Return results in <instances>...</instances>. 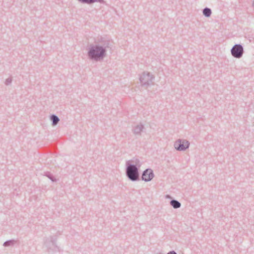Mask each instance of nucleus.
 I'll return each instance as SVG.
<instances>
[{"instance_id":"18","label":"nucleus","mask_w":254,"mask_h":254,"mask_svg":"<svg viewBox=\"0 0 254 254\" xmlns=\"http://www.w3.org/2000/svg\"><path fill=\"white\" fill-rule=\"evenodd\" d=\"M166 197L170 198V195H166Z\"/></svg>"},{"instance_id":"3","label":"nucleus","mask_w":254,"mask_h":254,"mask_svg":"<svg viewBox=\"0 0 254 254\" xmlns=\"http://www.w3.org/2000/svg\"><path fill=\"white\" fill-rule=\"evenodd\" d=\"M57 237L54 236L47 237L44 239V246L49 252H56L59 251L56 245Z\"/></svg>"},{"instance_id":"12","label":"nucleus","mask_w":254,"mask_h":254,"mask_svg":"<svg viewBox=\"0 0 254 254\" xmlns=\"http://www.w3.org/2000/svg\"><path fill=\"white\" fill-rule=\"evenodd\" d=\"M17 241V240L13 239L7 240L3 243V246L4 247L13 246L16 243Z\"/></svg>"},{"instance_id":"5","label":"nucleus","mask_w":254,"mask_h":254,"mask_svg":"<svg viewBox=\"0 0 254 254\" xmlns=\"http://www.w3.org/2000/svg\"><path fill=\"white\" fill-rule=\"evenodd\" d=\"M190 145V143L188 140L179 139L174 142V146L177 150L183 151L189 148Z\"/></svg>"},{"instance_id":"8","label":"nucleus","mask_w":254,"mask_h":254,"mask_svg":"<svg viewBox=\"0 0 254 254\" xmlns=\"http://www.w3.org/2000/svg\"><path fill=\"white\" fill-rule=\"evenodd\" d=\"M144 128V126L140 123L133 127L132 131L135 135H141V132Z\"/></svg>"},{"instance_id":"14","label":"nucleus","mask_w":254,"mask_h":254,"mask_svg":"<svg viewBox=\"0 0 254 254\" xmlns=\"http://www.w3.org/2000/svg\"><path fill=\"white\" fill-rule=\"evenodd\" d=\"M130 161V163L132 162L133 165H135L136 167H138L139 169L141 166L142 163L140 162V160L137 158H133Z\"/></svg>"},{"instance_id":"9","label":"nucleus","mask_w":254,"mask_h":254,"mask_svg":"<svg viewBox=\"0 0 254 254\" xmlns=\"http://www.w3.org/2000/svg\"><path fill=\"white\" fill-rule=\"evenodd\" d=\"M99 45L105 50L106 54L107 50L108 49H111L112 47V42L110 40L106 39L102 40Z\"/></svg>"},{"instance_id":"6","label":"nucleus","mask_w":254,"mask_h":254,"mask_svg":"<svg viewBox=\"0 0 254 254\" xmlns=\"http://www.w3.org/2000/svg\"><path fill=\"white\" fill-rule=\"evenodd\" d=\"M244 53V48L241 44H235L231 49L232 56L235 58L240 59Z\"/></svg>"},{"instance_id":"15","label":"nucleus","mask_w":254,"mask_h":254,"mask_svg":"<svg viewBox=\"0 0 254 254\" xmlns=\"http://www.w3.org/2000/svg\"><path fill=\"white\" fill-rule=\"evenodd\" d=\"M52 181L55 182L56 181V179L54 178V177L51 174L48 173L46 175Z\"/></svg>"},{"instance_id":"7","label":"nucleus","mask_w":254,"mask_h":254,"mask_svg":"<svg viewBox=\"0 0 254 254\" xmlns=\"http://www.w3.org/2000/svg\"><path fill=\"white\" fill-rule=\"evenodd\" d=\"M154 177L153 171L152 169L148 168L144 170L142 174V180L145 182L150 181Z\"/></svg>"},{"instance_id":"11","label":"nucleus","mask_w":254,"mask_h":254,"mask_svg":"<svg viewBox=\"0 0 254 254\" xmlns=\"http://www.w3.org/2000/svg\"><path fill=\"white\" fill-rule=\"evenodd\" d=\"M170 204L175 209L179 208L181 207V203L177 200L173 199L170 201Z\"/></svg>"},{"instance_id":"2","label":"nucleus","mask_w":254,"mask_h":254,"mask_svg":"<svg viewBox=\"0 0 254 254\" xmlns=\"http://www.w3.org/2000/svg\"><path fill=\"white\" fill-rule=\"evenodd\" d=\"M126 174L128 179L133 182L139 179V169L135 165L130 163V161L126 162Z\"/></svg>"},{"instance_id":"16","label":"nucleus","mask_w":254,"mask_h":254,"mask_svg":"<svg viewBox=\"0 0 254 254\" xmlns=\"http://www.w3.org/2000/svg\"><path fill=\"white\" fill-rule=\"evenodd\" d=\"M12 82L11 78H8L5 80V84L6 85H8L11 84Z\"/></svg>"},{"instance_id":"13","label":"nucleus","mask_w":254,"mask_h":254,"mask_svg":"<svg viewBox=\"0 0 254 254\" xmlns=\"http://www.w3.org/2000/svg\"><path fill=\"white\" fill-rule=\"evenodd\" d=\"M202 13L204 16L206 17H209L211 16L212 11L210 8L205 7L203 9Z\"/></svg>"},{"instance_id":"10","label":"nucleus","mask_w":254,"mask_h":254,"mask_svg":"<svg viewBox=\"0 0 254 254\" xmlns=\"http://www.w3.org/2000/svg\"><path fill=\"white\" fill-rule=\"evenodd\" d=\"M50 120L52 122V125L53 126L57 125L58 124V123L59 122V121H60L59 118L57 116H56V115H54V114L50 116Z\"/></svg>"},{"instance_id":"4","label":"nucleus","mask_w":254,"mask_h":254,"mask_svg":"<svg viewBox=\"0 0 254 254\" xmlns=\"http://www.w3.org/2000/svg\"><path fill=\"white\" fill-rule=\"evenodd\" d=\"M155 76L148 71L143 72L140 76L139 80L142 86H149L153 84Z\"/></svg>"},{"instance_id":"1","label":"nucleus","mask_w":254,"mask_h":254,"mask_svg":"<svg viewBox=\"0 0 254 254\" xmlns=\"http://www.w3.org/2000/svg\"><path fill=\"white\" fill-rule=\"evenodd\" d=\"M87 55L89 59L97 62L102 60L106 54L105 50L99 44H90Z\"/></svg>"},{"instance_id":"19","label":"nucleus","mask_w":254,"mask_h":254,"mask_svg":"<svg viewBox=\"0 0 254 254\" xmlns=\"http://www.w3.org/2000/svg\"><path fill=\"white\" fill-rule=\"evenodd\" d=\"M253 6H254V0L253 1Z\"/></svg>"},{"instance_id":"17","label":"nucleus","mask_w":254,"mask_h":254,"mask_svg":"<svg viewBox=\"0 0 254 254\" xmlns=\"http://www.w3.org/2000/svg\"><path fill=\"white\" fill-rule=\"evenodd\" d=\"M167 254H177V253L174 251H170Z\"/></svg>"}]
</instances>
